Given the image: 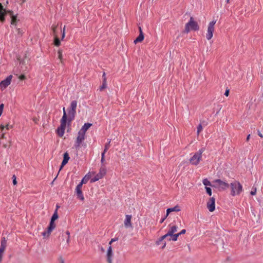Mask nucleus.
Here are the masks:
<instances>
[{"mask_svg": "<svg viewBox=\"0 0 263 263\" xmlns=\"http://www.w3.org/2000/svg\"><path fill=\"white\" fill-rule=\"evenodd\" d=\"M7 14H9L11 17V24L16 25V17L13 15L12 11L4 9L2 4L0 3V21L1 22L5 21V16Z\"/></svg>", "mask_w": 263, "mask_h": 263, "instance_id": "obj_1", "label": "nucleus"}, {"mask_svg": "<svg viewBox=\"0 0 263 263\" xmlns=\"http://www.w3.org/2000/svg\"><path fill=\"white\" fill-rule=\"evenodd\" d=\"M230 186L231 189V194L233 196L239 195L242 191V186L237 181H234L231 183Z\"/></svg>", "mask_w": 263, "mask_h": 263, "instance_id": "obj_2", "label": "nucleus"}, {"mask_svg": "<svg viewBox=\"0 0 263 263\" xmlns=\"http://www.w3.org/2000/svg\"><path fill=\"white\" fill-rule=\"evenodd\" d=\"M77 107V102L76 100L72 101L70 103L69 107L67 109L68 118L70 121L74 119Z\"/></svg>", "mask_w": 263, "mask_h": 263, "instance_id": "obj_3", "label": "nucleus"}, {"mask_svg": "<svg viewBox=\"0 0 263 263\" xmlns=\"http://www.w3.org/2000/svg\"><path fill=\"white\" fill-rule=\"evenodd\" d=\"M199 27L197 22L194 21L192 17H190V21L185 25L184 31L188 33L190 30H198Z\"/></svg>", "mask_w": 263, "mask_h": 263, "instance_id": "obj_4", "label": "nucleus"}, {"mask_svg": "<svg viewBox=\"0 0 263 263\" xmlns=\"http://www.w3.org/2000/svg\"><path fill=\"white\" fill-rule=\"evenodd\" d=\"M204 151V148H201L199 149L198 152L196 153L190 159V163L193 165H197L201 159L202 154Z\"/></svg>", "mask_w": 263, "mask_h": 263, "instance_id": "obj_5", "label": "nucleus"}, {"mask_svg": "<svg viewBox=\"0 0 263 263\" xmlns=\"http://www.w3.org/2000/svg\"><path fill=\"white\" fill-rule=\"evenodd\" d=\"M216 22V21H213L209 24L207 33L206 34V38L208 40H211L213 37V32L214 31V25Z\"/></svg>", "mask_w": 263, "mask_h": 263, "instance_id": "obj_6", "label": "nucleus"}, {"mask_svg": "<svg viewBox=\"0 0 263 263\" xmlns=\"http://www.w3.org/2000/svg\"><path fill=\"white\" fill-rule=\"evenodd\" d=\"M214 185L213 186L225 190L229 187V184L227 182L222 181L220 179H217L213 181Z\"/></svg>", "mask_w": 263, "mask_h": 263, "instance_id": "obj_7", "label": "nucleus"}, {"mask_svg": "<svg viewBox=\"0 0 263 263\" xmlns=\"http://www.w3.org/2000/svg\"><path fill=\"white\" fill-rule=\"evenodd\" d=\"M106 170L105 167H101L100 169V171L98 174H97L94 178L91 179V182H95L99 179H101L103 177V176L106 174Z\"/></svg>", "mask_w": 263, "mask_h": 263, "instance_id": "obj_8", "label": "nucleus"}, {"mask_svg": "<svg viewBox=\"0 0 263 263\" xmlns=\"http://www.w3.org/2000/svg\"><path fill=\"white\" fill-rule=\"evenodd\" d=\"M169 230L166 234H165V238L168 240L169 238H172L173 236L175 235L174 234L177 231V227L176 226H168Z\"/></svg>", "mask_w": 263, "mask_h": 263, "instance_id": "obj_9", "label": "nucleus"}, {"mask_svg": "<svg viewBox=\"0 0 263 263\" xmlns=\"http://www.w3.org/2000/svg\"><path fill=\"white\" fill-rule=\"evenodd\" d=\"M12 79V75H10L8 77H7L5 80L2 81L0 83V87L2 89L6 88L8 86H9L10 84Z\"/></svg>", "mask_w": 263, "mask_h": 263, "instance_id": "obj_10", "label": "nucleus"}, {"mask_svg": "<svg viewBox=\"0 0 263 263\" xmlns=\"http://www.w3.org/2000/svg\"><path fill=\"white\" fill-rule=\"evenodd\" d=\"M66 121L61 120V125L57 129V133L60 137H62L64 135L65 129L66 127Z\"/></svg>", "mask_w": 263, "mask_h": 263, "instance_id": "obj_11", "label": "nucleus"}, {"mask_svg": "<svg viewBox=\"0 0 263 263\" xmlns=\"http://www.w3.org/2000/svg\"><path fill=\"white\" fill-rule=\"evenodd\" d=\"M84 139L85 134L79 132L75 144L76 147H79Z\"/></svg>", "mask_w": 263, "mask_h": 263, "instance_id": "obj_12", "label": "nucleus"}, {"mask_svg": "<svg viewBox=\"0 0 263 263\" xmlns=\"http://www.w3.org/2000/svg\"><path fill=\"white\" fill-rule=\"evenodd\" d=\"M113 252L111 246H109L106 252V259L108 263H112Z\"/></svg>", "mask_w": 263, "mask_h": 263, "instance_id": "obj_13", "label": "nucleus"}, {"mask_svg": "<svg viewBox=\"0 0 263 263\" xmlns=\"http://www.w3.org/2000/svg\"><path fill=\"white\" fill-rule=\"evenodd\" d=\"M82 183H79L76 187V192L77 193V195L78 198H79L81 200H83L84 199V197L83 196L82 188Z\"/></svg>", "mask_w": 263, "mask_h": 263, "instance_id": "obj_14", "label": "nucleus"}, {"mask_svg": "<svg viewBox=\"0 0 263 263\" xmlns=\"http://www.w3.org/2000/svg\"><path fill=\"white\" fill-rule=\"evenodd\" d=\"M207 208L210 212H213L215 209V198L212 197L210 199L207 203Z\"/></svg>", "mask_w": 263, "mask_h": 263, "instance_id": "obj_15", "label": "nucleus"}, {"mask_svg": "<svg viewBox=\"0 0 263 263\" xmlns=\"http://www.w3.org/2000/svg\"><path fill=\"white\" fill-rule=\"evenodd\" d=\"M7 246V240L5 237H3L2 239L0 247V255H3L4 252L6 249Z\"/></svg>", "mask_w": 263, "mask_h": 263, "instance_id": "obj_16", "label": "nucleus"}, {"mask_svg": "<svg viewBox=\"0 0 263 263\" xmlns=\"http://www.w3.org/2000/svg\"><path fill=\"white\" fill-rule=\"evenodd\" d=\"M132 216L130 215H126L125 216V219L124 220V226L126 228H131L132 227V223H131Z\"/></svg>", "mask_w": 263, "mask_h": 263, "instance_id": "obj_17", "label": "nucleus"}, {"mask_svg": "<svg viewBox=\"0 0 263 263\" xmlns=\"http://www.w3.org/2000/svg\"><path fill=\"white\" fill-rule=\"evenodd\" d=\"M69 158H70L69 157L68 154L67 152L65 153L63 155V160L62 162V164H61V166L60 170H61L62 169V168L63 166H64L66 164H67Z\"/></svg>", "mask_w": 263, "mask_h": 263, "instance_id": "obj_18", "label": "nucleus"}, {"mask_svg": "<svg viewBox=\"0 0 263 263\" xmlns=\"http://www.w3.org/2000/svg\"><path fill=\"white\" fill-rule=\"evenodd\" d=\"M179 207L178 205H176L173 208H168L166 210V215H165V218L170 213L173 212H179L180 211Z\"/></svg>", "mask_w": 263, "mask_h": 263, "instance_id": "obj_19", "label": "nucleus"}, {"mask_svg": "<svg viewBox=\"0 0 263 263\" xmlns=\"http://www.w3.org/2000/svg\"><path fill=\"white\" fill-rule=\"evenodd\" d=\"M91 125L92 124L91 123H85L79 132L85 135L86 132L91 127Z\"/></svg>", "mask_w": 263, "mask_h": 263, "instance_id": "obj_20", "label": "nucleus"}, {"mask_svg": "<svg viewBox=\"0 0 263 263\" xmlns=\"http://www.w3.org/2000/svg\"><path fill=\"white\" fill-rule=\"evenodd\" d=\"M186 231L184 229H183L180 232L177 233V234H175V235L173 236V238H169L168 239V240L171 241V240H173V241H176L177 240V238L178 237V236L181 234H185Z\"/></svg>", "mask_w": 263, "mask_h": 263, "instance_id": "obj_21", "label": "nucleus"}, {"mask_svg": "<svg viewBox=\"0 0 263 263\" xmlns=\"http://www.w3.org/2000/svg\"><path fill=\"white\" fill-rule=\"evenodd\" d=\"M55 228L54 221H50L49 226L48 228V233H50Z\"/></svg>", "mask_w": 263, "mask_h": 263, "instance_id": "obj_22", "label": "nucleus"}, {"mask_svg": "<svg viewBox=\"0 0 263 263\" xmlns=\"http://www.w3.org/2000/svg\"><path fill=\"white\" fill-rule=\"evenodd\" d=\"M144 39V35L142 32L139 34V36L135 40L134 43L136 44L138 42L142 41Z\"/></svg>", "mask_w": 263, "mask_h": 263, "instance_id": "obj_23", "label": "nucleus"}, {"mask_svg": "<svg viewBox=\"0 0 263 263\" xmlns=\"http://www.w3.org/2000/svg\"><path fill=\"white\" fill-rule=\"evenodd\" d=\"M90 177V176L89 174L86 175L82 179L81 182L80 183H82L83 185V184H85L87 182L88 180L89 179Z\"/></svg>", "mask_w": 263, "mask_h": 263, "instance_id": "obj_24", "label": "nucleus"}, {"mask_svg": "<svg viewBox=\"0 0 263 263\" xmlns=\"http://www.w3.org/2000/svg\"><path fill=\"white\" fill-rule=\"evenodd\" d=\"M58 210L56 209L54 211L53 215L52 216L51 221H54L55 220H57L58 218Z\"/></svg>", "mask_w": 263, "mask_h": 263, "instance_id": "obj_25", "label": "nucleus"}, {"mask_svg": "<svg viewBox=\"0 0 263 263\" xmlns=\"http://www.w3.org/2000/svg\"><path fill=\"white\" fill-rule=\"evenodd\" d=\"M63 117L61 120L66 121L67 119L68 118V115H67V114H66L65 107L63 108Z\"/></svg>", "mask_w": 263, "mask_h": 263, "instance_id": "obj_26", "label": "nucleus"}, {"mask_svg": "<svg viewBox=\"0 0 263 263\" xmlns=\"http://www.w3.org/2000/svg\"><path fill=\"white\" fill-rule=\"evenodd\" d=\"M54 44L55 46H59L61 44L60 41L59 39V38L57 37V35H55V37H54Z\"/></svg>", "mask_w": 263, "mask_h": 263, "instance_id": "obj_27", "label": "nucleus"}, {"mask_svg": "<svg viewBox=\"0 0 263 263\" xmlns=\"http://www.w3.org/2000/svg\"><path fill=\"white\" fill-rule=\"evenodd\" d=\"M106 86H107L106 80V78H104V79L103 81V84H102V86H100V90H102L103 89L105 88L106 87Z\"/></svg>", "mask_w": 263, "mask_h": 263, "instance_id": "obj_28", "label": "nucleus"}, {"mask_svg": "<svg viewBox=\"0 0 263 263\" xmlns=\"http://www.w3.org/2000/svg\"><path fill=\"white\" fill-rule=\"evenodd\" d=\"M203 184L206 186H212L211 185V183L210 182V181L208 180V179H204L203 180Z\"/></svg>", "mask_w": 263, "mask_h": 263, "instance_id": "obj_29", "label": "nucleus"}, {"mask_svg": "<svg viewBox=\"0 0 263 263\" xmlns=\"http://www.w3.org/2000/svg\"><path fill=\"white\" fill-rule=\"evenodd\" d=\"M164 239V235L162 236L158 240L156 241V245H160L162 244V242Z\"/></svg>", "mask_w": 263, "mask_h": 263, "instance_id": "obj_30", "label": "nucleus"}, {"mask_svg": "<svg viewBox=\"0 0 263 263\" xmlns=\"http://www.w3.org/2000/svg\"><path fill=\"white\" fill-rule=\"evenodd\" d=\"M110 140L105 145V147L103 152L106 153L110 146Z\"/></svg>", "mask_w": 263, "mask_h": 263, "instance_id": "obj_31", "label": "nucleus"}, {"mask_svg": "<svg viewBox=\"0 0 263 263\" xmlns=\"http://www.w3.org/2000/svg\"><path fill=\"white\" fill-rule=\"evenodd\" d=\"M105 153L104 152H103L101 154V163L103 164V165H104V162H105Z\"/></svg>", "mask_w": 263, "mask_h": 263, "instance_id": "obj_32", "label": "nucleus"}, {"mask_svg": "<svg viewBox=\"0 0 263 263\" xmlns=\"http://www.w3.org/2000/svg\"><path fill=\"white\" fill-rule=\"evenodd\" d=\"M206 193L209 194V196L212 195V190L210 187L206 186L205 187Z\"/></svg>", "mask_w": 263, "mask_h": 263, "instance_id": "obj_33", "label": "nucleus"}, {"mask_svg": "<svg viewBox=\"0 0 263 263\" xmlns=\"http://www.w3.org/2000/svg\"><path fill=\"white\" fill-rule=\"evenodd\" d=\"M203 127L201 124H200L197 127V134L199 135V133L202 130Z\"/></svg>", "mask_w": 263, "mask_h": 263, "instance_id": "obj_34", "label": "nucleus"}, {"mask_svg": "<svg viewBox=\"0 0 263 263\" xmlns=\"http://www.w3.org/2000/svg\"><path fill=\"white\" fill-rule=\"evenodd\" d=\"M58 58L62 61V51L61 50H59L58 52Z\"/></svg>", "mask_w": 263, "mask_h": 263, "instance_id": "obj_35", "label": "nucleus"}, {"mask_svg": "<svg viewBox=\"0 0 263 263\" xmlns=\"http://www.w3.org/2000/svg\"><path fill=\"white\" fill-rule=\"evenodd\" d=\"M4 105L3 104H1L0 105V116H1V115L3 113V109H4Z\"/></svg>", "mask_w": 263, "mask_h": 263, "instance_id": "obj_36", "label": "nucleus"}, {"mask_svg": "<svg viewBox=\"0 0 263 263\" xmlns=\"http://www.w3.org/2000/svg\"><path fill=\"white\" fill-rule=\"evenodd\" d=\"M12 127V126L8 124L6 126H5V128H6L7 130H9L11 129Z\"/></svg>", "mask_w": 263, "mask_h": 263, "instance_id": "obj_37", "label": "nucleus"}, {"mask_svg": "<svg viewBox=\"0 0 263 263\" xmlns=\"http://www.w3.org/2000/svg\"><path fill=\"white\" fill-rule=\"evenodd\" d=\"M13 183L14 185H15L17 183L16 178V177L14 175L13 176Z\"/></svg>", "mask_w": 263, "mask_h": 263, "instance_id": "obj_38", "label": "nucleus"}, {"mask_svg": "<svg viewBox=\"0 0 263 263\" xmlns=\"http://www.w3.org/2000/svg\"><path fill=\"white\" fill-rule=\"evenodd\" d=\"M117 240V238H112L110 240V241H109V246H111V243L114 242V241H116Z\"/></svg>", "mask_w": 263, "mask_h": 263, "instance_id": "obj_39", "label": "nucleus"}, {"mask_svg": "<svg viewBox=\"0 0 263 263\" xmlns=\"http://www.w3.org/2000/svg\"><path fill=\"white\" fill-rule=\"evenodd\" d=\"M50 233H48V231L47 232H44L43 233V235L44 236H49Z\"/></svg>", "mask_w": 263, "mask_h": 263, "instance_id": "obj_40", "label": "nucleus"}, {"mask_svg": "<svg viewBox=\"0 0 263 263\" xmlns=\"http://www.w3.org/2000/svg\"><path fill=\"white\" fill-rule=\"evenodd\" d=\"M56 28H57V26H52V30H53V32L54 34V35H55V30H56Z\"/></svg>", "mask_w": 263, "mask_h": 263, "instance_id": "obj_41", "label": "nucleus"}, {"mask_svg": "<svg viewBox=\"0 0 263 263\" xmlns=\"http://www.w3.org/2000/svg\"><path fill=\"white\" fill-rule=\"evenodd\" d=\"M256 193V189H255L253 191H252L250 192V194L252 195H255Z\"/></svg>", "mask_w": 263, "mask_h": 263, "instance_id": "obj_42", "label": "nucleus"}, {"mask_svg": "<svg viewBox=\"0 0 263 263\" xmlns=\"http://www.w3.org/2000/svg\"><path fill=\"white\" fill-rule=\"evenodd\" d=\"M19 79L21 80H24L25 79V77L24 75H21L19 77Z\"/></svg>", "mask_w": 263, "mask_h": 263, "instance_id": "obj_43", "label": "nucleus"}, {"mask_svg": "<svg viewBox=\"0 0 263 263\" xmlns=\"http://www.w3.org/2000/svg\"><path fill=\"white\" fill-rule=\"evenodd\" d=\"M65 36V33L64 32V30H63L62 31V40H63Z\"/></svg>", "mask_w": 263, "mask_h": 263, "instance_id": "obj_44", "label": "nucleus"}, {"mask_svg": "<svg viewBox=\"0 0 263 263\" xmlns=\"http://www.w3.org/2000/svg\"><path fill=\"white\" fill-rule=\"evenodd\" d=\"M229 90L228 89V90H226L225 93H224V95L226 96H229Z\"/></svg>", "mask_w": 263, "mask_h": 263, "instance_id": "obj_45", "label": "nucleus"}, {"mask_svg": "<svg viewBox=\"0 0 263 263\" xmlns=\"http://www.w3.org/2000/svg\"><path fill=\"white\" fill-rule=\"evenodd\" d=\"M258 135L261 138L263 137V135L260 133L259 131H258Z\"/></svg>", "mask_w": 263, "mask_h": 263, "instance_id": "obj_46", "label": "nucleus"}, {"mask_svg": "<svg viewBox=\"0 0 263 263\" xmlns=\"http://www.w3.org/2000/svg\"><path fill=\"white\" fill-rule=\"evenodd\" d=\"M5 128V126H4L3 125H0V129L3 130H4Z\"/></svg>", "mask_w": 263, "mask_h": 263, "instance_id": "obj_47", "label": "nucleus"}, {"mask_svg": "<svg viewBox=\"0 0 263 263\" xmlns=\"http://www.w3.org/2000/svg\"><path fill=\"white\" fill-rule=\"evenodd\" d=\"M3 255H0V262L2 261Z\"/></svg>", "mask_w": 263, "mask_h": 263, "instance_id": "obj_48", "label": "nucleus"}, {"mask_svg": "<svg viewBox=\"0 0 263 263\" xmlns=\"http://www.w3.org/2000/svg\"><path fill=\"white\" fill-rule=\"evenodd\" d=\"M250 135H249L247 136V141H248V140H249V139H250Z\"/></svg>", "mask_w": 263, "mask_h": 263, "instance_id": "obj_49", "label": "nucleus"}, {"mask_svg": "<svg viewBox=\"0 0 263 263\" xmlns=\"http://www.w3.org/2000/svg\"><path fill=\"white\" fill-rule=\"evenodd\" d=\"M139 29L140 33H141V32H142V29H141V27H139Z\"/></svg>", "mask_w": 263, "mask_h": 263, "instance_id": "obj_50", "label": "nucleus"}, {"mask_svg": "<svg viewBox=\"0 0 263 263\" xmlns=\"http://www.w3.org/2000/svg\"><path fill=\"white\" fill-rule=\"evenodd\" d=\"M100 250L103 252H104L105 251L104 249L102 247L101 248Z\"/></svg>", "mask_w": 263, "mask_h": 263, "instance_id": "obj_51", "label": "nucleus"}, {"mask_svg": "<svg viewBox=\"0 0 263 263\" xmlns=\"http://www.w3.org/2000/svg\"><path fill=\"white\" fill-rule=\"evenodd\" d=\"M2 138H5V134H3L1 136Z\"/></svg>", "mask_w": 263, "mask_h": 263, "instance_id": "obj_52", "label": "nucleus"}, {"mask_svg": "<svg viewBox=\"0 0 263 263\" xmlns=\"http://www.w3.org/2000/svg\"><path fill=\"white\" fill-rule=\"evenodd\" d=\"M104 78H106L105 77V72H104L103 74V79H104Z\"/></svg>", "mask_w": 263, "mask_h": 263, "instance_id": "obj_53", "label": "nucleus"}, {"mask_svg": "<svg viewBox=\"0 0 263 263\" xmlns=\"http://www.w3.org/2000/svg\"><path fill=\"white\" fill-rule=\"evenodd\" d=\"M66 233V234H67L68 236H69L70 233L68 231H67Z\"/></svg>", "mask_w": 263, "mask_h": 263, "instance_id": "obj_54", "label": "nucleus"}, {"mask_svg": "<svg viewBox=\"0 0 263 263\" xmlns=\"http://www.w3.org/2000/svg\"><path fill=\"white\" fill-rule=\"evenodd\" d=\"M164 221V218H163L161 219V222H162Z\"/></svg>", "mask_w": 263, "mask_h": 263, "instance_id": "obj_55", "label": "nucleus"}, {"mask_svg": "<svg viewBox=\"0 0 263 263\" xmlns=\"http://www.w3.org/2000/svg\"><path fill=\"white\" fill-rule=\"evenodd\" d=\"M61 263H64V260L63 259H61Z\"/></svg>", "mask_w": 263, "mask_h": 263, "instance_id": "obj_56", "label": "nucleus"}, {"mask_svg": "<svg viewBox=\"0 0 263 263\" xmlns=\"http://www.w3.org/2000/svg\"><path fill=\"white\" fill-rule=\"evenodd\" d=\"M164 248V245H163L162 246V247H161V248H162V249H163V248Z\"/></svg>", "mask_w": 263, "mask_h": 263, "instance_id": "obj_57", "label": "nucleus"}, {"mask_svg": "<svg viewBox=\"0 0 263 263\" xmlns=\"http://www.w3.org/2000/svg\"><path fill=\"white\" fill-rule=\"evenodd\" d=\"M229 2H230V0H226V2H227V3H229Z\"/></svg>", "mask_w": 263, "mask_h": 263, "instance_id": "obj_58", "label": "nucleus"}, {"mask_svg": "<svg viewBox=\"0 0 263 263\" xmlns=\"http://www.w3.org/2000/svg\"><path fill=\"white\" fill-rule=\"evenodd\" d=\"M69 236L68 237V239L67 240V241L68 242L69 241Z\"/></svg>", "mask_w": 263, "mask_h": 263, "instance_id": "obj_59", "label": "nucleus"}, {"mask_svg": "<svg viewBox=\"0 0 263 263\" xmlns=\"http://www.w3.org/2000/svg\"><path fill=\"white\" fill-rule=\"evenodd\" d=\"M63 30H64V31H65V26L64 27Z\"/></svg>", "mask_w": 263, "mask_h": 263, "instance_id": "obj_60", "label": "nucleus"}]
</instances>
